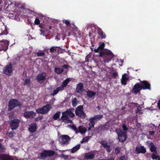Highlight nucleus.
I'll return each mask as SVG.
<instances>
[{
	"mask_svg": "<svg viewBox=\"0 0 160 160\" xmlns=\"http://www.w3.org/2000/svg\"><path fill=\"white\" fill-rule=\"evenodd\" d=\"M62 22L66 24V26L67 27L71 26V24L69 21L68 20H62Z\"/></svg>",
	"mask_w": 160,
	"mask_h": 160,
	"instance_id": "79ce46f5",
	"label": "nucleus"
},
{
	"mask_svg": "<svg viewBox=\"0 0 160 160\" xmlns=\"http://www.w3.org/2000/svg\"><path fill=\"white\" fill-rule=\"evenodd\" d=\"M73 110V109L71 108L69 109H67V111L68 113V116H69L71 118H73L75 116L74 114L72 112V110Z\"/></svg>",
	"mask_w": 160,
	"mask_h": 160,
	"instance_id": "7c9ffc66",
	"label": "nucleus"
},
{
	"mask_svg": "<svg viewBox=\"0 0 160 160\" xmlns=\"http://www.w3.org/2000/svg\"><path fill=\"white\" fill-rule=\"evenodd\" d=\"M156 131H148V133H149V135L150 136H152L154 135Z\"/></svg>",
	"mask_w": 160,
	"mask_h": 160,
	"instance_id": "603ef678",
	"label": "nucleus"
},
{
	"mask_svg": "<svg viewBox=\"0 0 160 160\" xmlns=\"http://www.w3.org/2000/svg\"><path fill=\"white\" fill-rule=\"evenodd\" d=\"M146 143L148 146L150 148H151L155 146L154 145V143H153L152 142L149 141H147Z\"/></svg>",
	"mask_w": 160,
	"mask_h": 160,
	"instance_id": "4c0bfd02",
	"label": "nucleus"
},
{
	"mask_svg": "<svg viewBox=\"0 0 160 160\" xmlns=\"http://www.w3.org/2000/svg\"><path fill=\"white\" fill-rule=\"evenodd\" d=\"M103 115H102L98 114L90 118L89 119L91 120L92 122L93 121L96 123L97 121L101 119Z\"/></svg>",
	"mask_w": 160,
	"mask_h": 160,
	"instance_id": "b1692460",
	"label": "nucleus"
},
{
	"mask_svg": "<svg viewBox=\"0 0 160 160\" xmlns=\"http://www.w3.org/2000/svg\"><path fill=\"white\" fill-rule=\"evenodd\" d=\"M113 77L114 78H116V77L118 76V73L117 72H115L113 73L112 74Z\"/></svg>",
	"mask_w": 160,
	"mask_h": 160,
	"instance_id": "4d7b16f0",
	"label": "nucleus"
},
{
	"mask_svg": "<svg viewBox=\"0 0 160 160\" xmlns=\"http://www.w3.org/2000/svg\"><path fill=\"white\" fill-rule=\"evenodd\" d=\"M71 128L77 133L78 132V129L74 124H73L71 126Z\"/></svg>",
	"mask_w": 160,
	"mask_h": 160,
	"instance_id": "de8ad7c7",
	"label": "nucleus"
},
{
	"mask_svg": "<svg viewBox=\"0 0 160 160\" xmlns=\"http://www.w3.org/2000/svg\"><path fill=\"white\" fill-rule=\"evenodd\" d=\"M91 128H91V127H89V128H88V131H90V130H91Z\"/></svg>",
	"mask_w": 160,
	"mask_h": 160,
	"instance_id": "338daca9",
	"label": "nucleus"
},
{
	"mask_svg": "<svg viewBox=\"0 0 160 160\" xmlns=\"http://www.w3.org/2000/svg\"><path fill=\"white\" fill-rule=\"evenodd\" d=\"M105 44L103 42H100L98 48L97 49H94V51L96 53L98 52H102V51L104 50H103V49L105 47Z\"/></svg>",
	"mask_w": 160,
	"mask_h": 160,
	"instance_id": "6ab92c4d",
	"label": "nucleus"
},
{
	"mask_svg": "<svg viewBox=\"0 0 160 160\" xmlns=\"http://www.w3.org/2000/svg\"><path fill=\"white\" fill-rule=\"evenodd\" d=\"M1 160H13V158L11 156L4 154H0Z\"/></svg>",
	"mask_w": 160,
	"mask_h": 160,
	"instance_id": "aec40b11",
	"label": "nucleus"
},
{
	"mask_svg": "<svg viewBox=\"0 0 160 160\" xmlns=\"http://www.w3.org/2000/svg\"><path fill=\"white\" fill-rule=\"evenodd\" d=\"M105 160H115V159L114 158L111 157L110 158H107L105 159Z\"/></svg>",
	"mask_w": 160,
	"mask_h": 160,
	"instance_id": "e2e57ef3",
	"label": "nucleus"
},
{
	"mask_svg": "<svg viewBox=\"0 0 160 160\" xmlns=\"http://www.w3.org/2000/svg\"><path fill=\"white\" fill-rule=\"evenodd\" d=\"M95 157V155L93 153H87L86 154L85 158L86 159H93Z\"/></svg>",
	"mask_w": 160,
	"mask_h": 160,
	"instance_id": "bb28decb",
	"label": "nucleus"
},
{
	"mask_svg": "<svg viewBox=\"0 0 160 160\" xmlns=\"http://www.w3.org/2000/svg\"><path fill=\"white\" fill-rule=\"evenodd\" d=\"M100 143L106 149L107 152H111L110 146L108 144V143L105 140H102L100 142Z\"/></svg>",
	"mask_w": 160,
	"mask_h": 160,
	"instance_id": "f3484780",
	"label": "nucleus"
},
{
	"mask_svg": "<svg viewBox=\"0 0 160 160\" xmlns=\"http://www.w3.org/2000/svg\"><path fill=\"white\" fill-rule=\"evenodd\" d=\"M91 138V137H89V136H87L85 137L84 138H83L84 142H87L90 138Z\"/></svg>",
	"mask_w": 160,
	"mask_h": 160,
	"instance_id": "6e6d98bb",
	"label": "nucleus"
},
{
	"mask_svg": "<svg viewBox=\"0 0 160 160\" xmlns=\"http://www.w3.org/2000/svg\"><path fill=\"white\" fill-rule=\"evenodd\" d=\"M98 33L101 39H105L106 38V35L105 33L103 32L101 28L98 27L97 29Z\"/></svg>",
	"mask_w": 160,
	"mask_h": 160,
	"instance_id": "4be33fe9",
	"label": "nucleus"
},
{
	"mask_svg": "<svg viewBox=\"0 0 160 160\" xmlns=\"http://www.w3.org/2000/svg\"><path fill=\"white\" fill-rule=\"evenodd\" d=\"M36 114L32 111H26L23 114V117L27 119L28 118H32L36 116Z\"/></svg>",
	"mask_w": 160,
	"mask_h": 160,
	"instance_id": "9b49d317",
	"label": "nucleus"
},
{
	"mask_svg": "<svg viewBox=\"0 0 160 160\" xmlns=\"http://www.w3.org/2000/svg\"><path fill=\"white\" fill-rule=\"evenodd\" d=\"M150 151L151 152H154L152 153L151 155V158L153 160H160V156L159 155H157L155 154H157L158 153L157 151V148L155 146L151 148H150Z\"/></svg>",
	"mask_w": 160,
	"mask_h": 160,
	"instance_id": "6e6552de",
	"label": "nucleus"
},
{
	"mask_svg": "<svg viewBox=\"0 0 160 160\" xmlns=\"http://www.w3.org/2000/svg\"><path fill=\"white\" fill-rule=\"evenodd\" d=\"M64 71L63 68L59 67H55L54 71L57 74H60L62 73Z\"/></svg>",
	"mask_w": 160,
	"mask_h": 160,
	"instance_id": "c756f323",
	"label": "nucleus"
},
{
	"mask_svg": "<svg viewBox=\"0 0 160 160\" xmlns=\"http://www.w3.org/2000/svg\"><path fill=\"white\" fill-rule=\"evenodd\" d=\"M9 118H10V119L11 120L12 119H14L15 117L14 114L13 112H10L9 114Z\"/></svg>",
	"mask_w": 160,
	"mask_h": 160,
	"instance_id": "3c124183",
	"label": "nucleus"
},
{
	"mask_svg": "<svg viewBox=\"0 0 160 160\" xmlns=\"http://www.w3.org/2000/svg\"><path fill=\"white\" fill-rule=\"evenodd\" d=\"M83 85L82 82H79L77 85L76 88V91L78 93H82L83 92Z\"/></svg>",
	"mask_w": 160,
	"mask_h": 160,
	"instance_id": "a211bd4d",
	"label": "nucleus"
},
{
	"mask_svg": "<svg viewBox=\"0 0 160 160\" xmlns=\"http://www.w3.org/2000/svg\"><path fill=\"white\" fill-rule=\"evenodd\" d=\"M5 150L4 146L0 143V152H3Z\"/></svg>",
	"mask_w": 160,
	"mask_h": 160,
	"instance_id": "8fccbe9b",
	"label": "nucleus"
},
{
	"mask_svg": "<svg viewBox=\"0 0 160 160\" xmlns=\"http://www.w3.org/2000/svg\"><path fill=\"white\" fill-rule=\"evenodd\" d=\"M8 31L7 29L6 28V27H5V29L3 31H2V32L0 33V36L2 35H7L8 34Z\"/></svg>",
	"mask_w": 160,
	"mask_h": 160,
	"instance_id": "49530a36",
	"label": "nucleus"
},
{
	"mask_svg": "<svg viewBox=\"0 0 160 160\" xmlns=\"http://www.w3.org/2000/svg\"><path fill=\"white\" fill-rule=\"evenodd\" d=\"M115 131L118 135V139L120 142H122L126 140L127 137V132H123L118 129H116Z\"/></svg>",
	"mask_w": 160,
	"mask_h": 160,
	"instance_id": "7ed1b4c3",
	"label": "nucleus"
},
{
	"mask_svg": "<svg viewBox=\"0 0 160 160\" xmlns=\"http://www.w3.org/2000/svg\"><path fill=\"white\" fill-rule=\"evenodd\" d=\"M55 152L52 150H44L40 153V157L42 159H45L47 157H51L55 154Z\"/></svg>",
	"mask_w": 160,
	"mask_h": 160,
	"instance_id": "39448f33",
	"label": "nucleus"
},
{
	"mask_svg": "<svg viewBox=\"0 0 160 160\" xmlns=\"http://www.w3.org/2000/svg\"><path fill=\"white\" fill-rule=\"evenodd\" d=\"M12 72V64L10 63L9 65L6 66L5 68L4 69L3 72L6 75L9 76Z\"/></svg>",
	"mask_w": 160,
	"mask_h": 160,
	"instance_id": "f8f14e48",
	"label": "nucleus"
},
{
	"mask_svg": "<svg viewBox=\"0 0 160 160\" xmlns=\"http://www.w3.org/2000/svg\"><path fill=\"white\" fill-rule=\"evenodd\" d=\"M20 120L17 118H14L10 122V126L12 130L16 129L19 125Z\"/></svg>",
	"mask_w": 160,
	"mask_h": 160,
	"instance_id": "423d86ee",
	"label": "nucleus"
},
{
	"mask_svg": "<svg viewBox=\"0 0 160 160\" xmlns=\"http://www.w3.org/2000/svg\"><path fill=\"white\" fill-rule=\"evenodd\" d=\"M138 106H139L137 108V109L136 110V113H139L140 111V106L139 105H138Z\"/></svg>",
	"mask_w": 160,
	"mask_h": 160,
	"instance_id": "bf43d9fd",
	"label": "nucleus"
},
{
	"mask_svg": "<svg viewBox=\"0 0 160 160\" xmlns=\"http://www.w3.org/2000/svg\"><path fill=\"white\" fill-rule=\"evenodd\" d=\"M52 105L50 104H47L43 106L42 108H38L36 110V112L38 113L42 114L47 113L52 108Z\"/></svg>",
	"mask_w": 160,
	"mask_h": 160,
	"instance_id": "20e7f679",
	"label": "nucleus"
},
{
	"mask_svg": "<svg viewBox=\"0 0 160 160\" xmlns=\"http://www.w3.org/2000/svg\"><path fill=\"white\" fill-rule=\"evenodd\" d=\"M34 24L37 25H39L40 24V21L37 18H36L35 20Z\"/></svg>",
	"mask_w": 160,
	"mask_h": 160,
	"instance_id": "09e8293b",
	"label": "nucleus"
},
{
	"mask_svg": "<svg viewBox=\"0 0 160 160\" xmlns=\"http://www.w3.org/2000/svg\"><path fill=\"white\" fill-rule=\"evenodd\" d=\"M122 128L123 132H127L128 130V128L127 127V125L125 123H123L122 125Z\"/></svg>",
	"mask_w": 160,
	"mask_h": 160,
	"instance_id": "c03bdc74",
	"label": "nucleus"
},
{
	"mask_svg": "<svg viewBox=\"0 0 160 160\" xmlns=\"http://www.w3.org/2000/svg\"><path fill=\"white\" fill-rule=\"evenodd\" d=\"M113 57V53L109 50H105L99 53V58L104 62H109Z\"/></svg>",
	"mask_w": 160,
	"mask_h": 160,
	"instance_id": "f257e3e1",
	"label": "nucleus"
},
{
	"mask_svg": "<svg viewBox=\"0 0 160 160\" xmlns=\"http://www.w3.org/2000/svg\"><path fill=\"white\" fill-rule=\"evenodd\" d=\"M37 128L36 124L35 123H32L29 125L28 130L30 132L33 133L36 132Z\"/></svg>",
	"mask_w": 160,
	"mask_h": 160,
	"instance_id": "412c9836",
	"label": "nucleus"
},
{
	"mask_svg": "<svg viewBox=\"0 0 160 160\" xmlns=\"http://www.w3.org/2000/svg\"><path fill=\"white\" fill-rule=\"evenodd\" d=\"M142 89L141 86L139 83H136L133 87L132 89V92L135 93L136 94L140 92Z\"/></svg>",
	"mask_w": 160,
	"mask_h": 160,
	"instance_id": "2eb2a0df",
	"label": "nucleus"
},
{
	"mask_svg": "<svg viewBox=\"0 0 160 160\" xmlns=\"http://www.w3.org/2000/svg\"><path fill=\"white\" fill-rule=\"evenodd\" d=\"M129 78V77L126 73L122 75L121 79V83L122 85H126L127 84V81Z\"/></svg>",
	"mask_w": 160,
	"mask_h": 160,
	"instance_id": "5701e85b",
	"label": "nucleus"
},
{
	"mask_svg": "<svg viewBox=\"0 0 160 160\" xmlns=\"http://www.w3.org/2000/svg\"><path fill=\"white\" fill-rule=\"evenodd\" d=\"M60 91H62V89L59 87H58L56 89L54 90L53 92L51 94L53 96L57 94Z\"/></svg>",
	"mask_w": 160,
	"mask_h": 160,
	"instance_id": "e433bc0d",
	"label": "nucleus"
},
{
	"mask_svg": "<svg viewBox=\"0 0 160 160\" xmlns=\"http://www.w3.org/2000/svg\"><path fill=\"white\" fill-rule=\"evenodd\" d=\"M61 112L60 111L57 112L53 116L52 118L54 120H57L60 117Z\"/></svg>",
	"mask_w": 160,
	"mask_h": 160,
	"instance_id": "473e14b6",
	"label": "nucleus"
},
{
	"mask_svg": "<svg viewBox=\"0 0 160 160\" xmlns=\"http://www.w3.org/2000/svg\"><path fill=\"white\" fill-rule=\"evenodd\" d=\"M62 157L65 160H67L69 156L63 155H62Z\"/></svg>",
	"mask_w": 160,
	"mask_h": 160,
	"instance_id": "052dcab7",
	"label": "nucleus"
},
{
	"mask_svg": "<svg viewBox=\"0 0 160 160\" xmlns=\"http://www.w3.org/2000/svg\"><path fill=\"white\" fill-rule=\"evenodd\" d=\"M36 54L38 57H41L44 56L45 55V53L39 50L36 53Z\"/></svg>",
	"mask_w": 160,
	"mask_h": 160,
	"instance_id": "58836bf2",
	"label": "nucleus"
},
{
	"mask_svg": "<svg viewBox=\"0 0 160 160\" xmlns=\"http://www.w3.org/2000/svg\"><path fill=\"white\" fill-rule=\"evenodd\" d=\"M69 66L67 65H66V64H64V65H63L62 67V68L63 69H67Z\"/></svg>",
	"mask_w": 160,
	"mask_h": 160,
	"instance_id": "13d9d810",
	"label": "nucleus"
},
{
	"mask_svg": "<svg viewBox=\"0 0 160 160\" xmlns=\"http://www.w3.org/2000/svg\"><path fill=\"white\" fill-rule=\"evenodd\" d=\"M71 25H72V26H73V27H74V26H75V25L74 23H72L71 24Z\"/></svg>",
	"mask_w": 160,
	"mask_h": 160,
	"instance_id": "774afa93",
	"label": "nucleus"
},
{
	"mask_svg": "<svg viewBox=\"0 0 160 160\" xmlns=\"http://www.w3.org/2000/svg\"><path fill=\"white\" fill-rule=\"evenodd\" d=\"M135 151L136 153H145L146 152V148L141 145L137 146L135 148Z\"/></svg>",
	"mask_w": 160,
	"mask_h": 160,
	"instance_id": "4468645a",
	"label": "nucleus"
},
{
	"mask_svg": "<svg viewBox=\"0 0 160 160\" xmlns=\"http://www.w3.org/2000/svg\"><path fill=\"white\" fill-rule=\"evenodd\" d=\"M13 137V135H12V132L9 133V137L11 138V137Z\"/></svg>",
	"mask_w": 160,
	"mask_h": 160,
	"instance_id": "0e129e2a",
	"label": "nucleus"
},
{
	"mask_svg": "<svg viewBox=\"0 0 160 160\" xmlns=\"http://www.w3.org/2000/svg\"><path fill=\"white\" fill-rule=\"evenodd\" d=\"M79 132L81 133H84L87 131V129L86 128L82 127V126H80L78 127Z\"/></svg>",
	"mask_w": 160,
	"mask_h": 160,
	"instance_id": "72a5a7b5",
	"label": "nucleus"
},
{
	"mask_svg": "<svg viewBox=\"0 0 160 160\" xmlns=\"http://www.w3.org/2000/svg\"><path fill=\"white\" fill-rule=\"evenodd\" d=\"M67 110L65 112H63L62 113V115L61 117V119L62 121L66 123H69L71 122V121L69 120L68 113Z\"/></svg>",
	"mask_w": 160,
	"mask_h": 160,
	"instance_id": "ddd939ff",
	"label": "nucleus"
},
{
	"mask_svg": "<svg viewBox=\"0 0 160 160\" xmlns=\"http://www.w3.org/2000/svg\"><path fill=\"white\" fill-rule=\"evenodd\" d=\"M71 138L68 135H62L59 138L60 142L63 144H68Z\"/></svg>",
	"mask_w": 160,
	"mask_h": 160,
	"instance_id": "9d476101",
	"label": "nucleus"
},
{
	"mask_svg": "<svg viewBox=\"0 0 160 160\" xmlns=\"http://www.w3.org/2000/svg\"><path fill=\"white\" fill-rule=\"evenodd\" d=\"M157 129V126L154 124H152L149 126V130L150 131H156Z\"/></svg>",
	"mask_w": 160,
	"mask_h": 160,
	"instance_id": "c9c22d12",
	"label": "nucleus"
},
{
	"mask_svg": "<svg viewBox=\"0 0 160 160\" xmlns=\"http://www.w3.org/2000/svg\"><path fill=\"white\" fill-rule=\"evenodd\" d=\"M78 112H75L76 115L82 118H84L86 116L85 114L83 111H79Z\"/></svg>",
	"mask_w": 160,
	"mask_h": 160,
	"instance_id": "c85d7f7f",
	"label": "nucleus"
},
{
	"mask_svg": "<svg viewBox=\"0 0 160 160\" xmlns=\"http://www.w3.org/2000/svg\"><path fill=\"white\" fill-rule=\"evenodd\" d=\"M30 83L31 82L30 79H26L24 81L23 85L29 87L30 86Z\"/></svg>",
	"mask_w": 160,
	"mask_h": 160,
	"instance_id": "f704fd0d",
	"label": "nucleus"
},
{
	"mask_svg": "<svg viewBox=\"0 0 160 160\" xmlns=\"http://www.w3.org/2000/svg\"><path fill=\"white\" fill-rule=\"evenodd\" d=\"M76 98H73L72 100V105L73 107H75L77 105L78 102Z\"/></svg>",
	"mask_w": 160,
	"mask_h": 160,
	"instance_id": "a19ab883",
	"label": "nucleus"
},
{
	"mask_svg": "<svg viewBox=\"0 0 160 160\" xmlns=\"http://www.w3.org/2000/svg\"><path fill=\"white\" fill-rule=\"evenodd\" d=\"M70 81V79L69 78L66 79L62 82V84L59 87L62 90L64 88L67 86Z\"/></svg>",
	"mask_w": 160,
	"mask_h": 160,
	"instance_id": "393cba45",
	"label": "nucleus"
},
{
	"mask_svg": "<svg viewBox=\"0 0 160 160\" xmlns=\"http://www.w3.org/2000/svg\"><path fill=\"white\" fill-rule=\"evenodd\" d=\"M83 111V106L82 105H79L76 108L75 112H78V111Z\"/></svg>",
	"mask_w": 160,
	"mask_h": 160,
	"instance_id": "37998d69",
	"label": "nucleus"
},
{
	"mask_svg": "<svg viewBox=\"0 0 160 160\" xmlns=\"http://www.w3.org/2000/svg\"><path fill=\"white\" fill-rule=\"evenodd\" d=\"M60 48V47H52L50 49L49 52L50 53H53L54 52H55V51H56V50H57L56 48Z\"/></svg>",
	"mask_w": 160,
	"mask_h": 160,
	"instance_id": "ea45409f",
	"label": "nucleus"
},
{
	"mask_svg": "<svg viewBox=\"0 0 160 160\" xmlns=\"http://www.w3.org/2000/svg\"><path fill=\"white\" fill-rule=\"evenodd\" d=\"M85 92L87 93L88 96L90 98L94 96L96 94V92H95L89 90H88L87 91H85Z\"/></svg>",
	"mask_w": 160,
	"mask_h": 160,
	"instance_id": "cd10ccee",
	"label": "nucleus"
},
{
	"mask_svg": "<svg viewBox=\"0 0 160 160\" xmlns=\"http://www.w3.org/2000/svg\"><path fill=\"white\" fill-rule=\"evenodd\" d=\"M80 147V144H78L75 146L73 147L71 149V152L74 153L79 149Z\"/></svg>",
	"mask_w": 160,
	"mask_h": 160,
	"instance_id": "2f4dec72",
	"label": "nucleus"
},
{
	"mask_svg": "<svg viewBox=\"0 0 160 160\" xmlns=\"http://www.w3.org/2000/svg\"><path fill=\"white\" fill-rule=\"evenodd\" d=\"M120 160H127L124 155L122 156L120 158Z\"/></svg>",
	"mask_w": 160,
	"mask_h": 160,
	"instance_id": "5fc2aeb1",
	"label": "nucleus"
},
{
	"mask_svg": "<svg viewBox=\"0 0 160 160\" xmlns=\"http://www.w3.org/2000/svg\"><path fill=\"white\" fill-rule=\"evenodd\" d=\"M109 123L107 122L105 124L100 126L99 129L100 131H107L109 129Z\"/></svg>",
	"mask_w": 160,
	"mask_h": 160,
	"instance_id": "a878e982",
	"label": "nucleus"
},
{
	"mask_svg": "<svg viewBox=\"0 0 160 160\" xmlns=\"http://www.w3.org/2000/svg\"><path fill=\"white\" fill-rule=\"evenodd\" d=\"M120 152V149L118 148H116L115 149V152L116 154H117Z\"/></svg>",
	"mask_w": 160,
	"mask_h": 160,
	"instance_id": "864d4df0",
	"label": "nucleus"
},
{
	"mask_svg": "<svg viewBox=\"0 0 160 160\" xmlns=\"http://www.w3.org/2000/svg\"><path fill=\"white\" fill-rule=\"evenodd\" d=\"M141 85L142 89L150 90L151 85L146 81H143L140 82Z\"/></svg>",
	"mask_w": 160,
	"mask_h": 160,
	"instance_id": "dca6fc26",
	"label": "nucleus"
},
{
	"mask_svg": "<svg viewBox=\"0 0 160 160\" xmlns=\"http://www.w3.org/2000/svg\"><path fill=\"white\" fill-rule=\"evenodd\" d=\"M22 105L21 102L16 99H11L8 104V110L11 111L15 107H20Z\"/></svg>",
	"mask_w": 160,
	"mask_h": 160,
	"instance_id": "f03ea898",
	"label": "nucleus"
},
{
	"mask_svg": "<svg viewBox=\"0 0 160 160\" xmlns=\"http://www.w3.org/2000/svg\"><path fill=\"white\" fill-rule=\"evenodd\" d=\"M89 121L90 122L88 124L89 126L91 128H94L95 122L93 121L92 122L91 120L90 119L89 120Z\"/></svg>",
	"mask_w": 160,
	"mask_h": 160,
	"instance_id": "a18cd8bd",
	"label": "nucleus"
},
{
	"mask_svg": "<svg viewBox=\"0 0 160 160\" xmlns=\"http://www.w3.org/2000/svg\"><path fill=\"white\" fill-rule=\"evenodd\" d=\"M9 44V42L8 40H2L0 41V51H6Z\"/></svg>",
	"mask_w": 160,
	"mask_h": 160,
	"instance_id": "1a4fd4ad",
	"label": "nucleus"
},
{
	"mask_svg": "<svg viewBox=\"0 0 160 160\" xmlns=\"http://www.w3.org/2000/svg\"><path fill=\"white\" fill-rule=\"evenodd\" d=\"M36 79L39 83H43L46 79V73L42 72L41 74H39L36 76Z\"/></svg>",
	"mask_w": 160,
	"mask_h": 160,
	"instance_id": "0eeeda50",
	"label": "nucleus"
},
{
	"mask_svg": "<svg viewBox=\"0 0 160 160\" xmlns=\"http://www.w3.org/2000/svg\"><path fill=\"white\" fill-rule=\"evenodd\" d=\"M158 106L159 108V109L160 110V100H159L158 101Z\"/></svg>",
	"mask_w": 160,
	"mask_h": 160,
	"instance_id": "680f3d73",
	"label": "nucleus"
},
{
	"mask_svg": "<svg viewBox=\"0 0 160 160\" xmlns=\"http://www.w3.org/2000/svg\"><path fill=\"white\" fill-rule=\"evenodd\" d=\"M97 108L98 109V110H100L101 109V107L100 106H98L97 107Z\"/></svg>",
	"mask_w": 160,
	"mask_h": 160,
	"instance_id": "69168bd1",
	"label": "nucleus"
}]
</instances>
